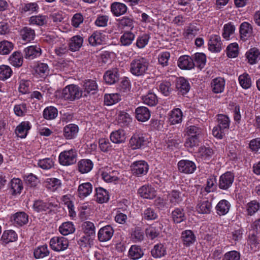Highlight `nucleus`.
I'll use <instances>...</instances> for the list:
<instances>
[{"mask_svg": "<svg viewBox=\"0 0 260 260\" xmlns=\"http://www.w3.org/2000/svg\"><path fill=\"white\" fill-rule=\"evenodd\" d=\"M149 64L146 58L138 56L131 61L129 71L135 76H143L147 73Z\"/></svg>", "mask_w": 260, "mask_h": 260, "instance_id": "f257e3e1", "label": "nucleus"}, {"mask_svg": "<svg viewBox=\"0 0 260 260\" xmlns=\"http://www.w3.org/2000/svg\"><path fill=\"white\" fill-rule=\"evenodd\" d=\"M217 125L212 130L213 135L219 139L223 138L230 127L231 120L228 116L224 114L217 115Z\"/></svg>", "mask_w": 260, "mask_h": 260, "instance_id": "f03ea898", "label": "nucleus"}, {"mask_svg": "<svg viewBox=\"0 0 260 260\" xmlns=\"http://www.w3.org/2000/svg\"><path fill=\"white\" fill-rule=\"evenodd\" d=\"M82 90L78 86L71 84L63 88L60 97L66 101H74L79 99L82 96Z\"/></svg>", "mask_w": 260, "mask_h": 260, "instance_id": "7ed1b4c3", "label": "nucleus"}, {"mask_svg": "<svg viewBox=\"0 0 260 260\" xmlns=\"http://www.w3.org/2000/svg\"><path fill=\"white\" fill-rule=\"evenodd\" d=\"M77 152L74 148L61 152L58 156L59 164L63 166H69L75 164L77 159Z\"/></svg>", "mask_w": 260, "mask_h": 260, "instance_id": "20e7f679", "label": "nucleus"}, {"mask_svg": "<svg viewBox=\"0 0 260 260\" xmlns=\"http://www.w3.org/2000/svg\"><path fill=\"white\" fill-rule=\"evenodd\" d=\"M149 143L147 136L145 134L135 133L129 140V146L133 149H141Z\"/></svg>", "mask_w": 260, "mask_h": 260, "instance_id": "39448f33", "label": "nucleus"}, {"mask_svg": "<svg viewBox=\"0 0 260 260\" xmlns=\"http://www.w3.org/2000/svg\"><path fill=\"white\" fill-rule=\"evenodd\" d=\"M69 240L63 236H55L52 237L49 242L51 248L56 252L64 251L69 246Z\"/></svg>", "mask_w": 260, "mask_h": 260, "instance_id": "423d86ee", "label": "nucleus"}, {"mask_svg": "<svg viewBox=\"0 0 260 260\" xmlns=\"http://www.w3.org/2000/svg\"><path fill=\"white\" fill-rule=\"evenodd\" d=\"M235 176L231 172H226L222 174L219 179L218 186L219 189L227 190L233 185Z\"/></svg>", "mask_w": 260, "mask_h": 260, "instance_id": "0eeeda50", "label": "nucleus"}, {"mask_svg": "<svg viewBox=\"0 0 260 260\" xmlns=\"http://www.w3.org/2000/svg\"><path fill=\"white\" fill-rule=\"evenodd\" d=\"M132 172L137 176L146 175L149 170L147 162L144 160H138L134 162L131 165Z\"/></svg>", "mask_w": 260, "mask_h": 260, "instance_id": "6e6552de", "label": "nucleus"}, {"mask_svg": "<svg viewBox=\"0 0 260 260\" xmlns=\"http://www.w3.org/2000/svg\"><path fill=\"white\" fill-rule=\"evenodd\" d=\"M163 228L164 222L162 220L156 221L146 229V235L148 238L153 240L158 237Z\"/></svg>", "mask_w": 260, "mask_h": 260, "instance_id": "1a4fd4ad", "label": "nucleus"}, {"mask_svg": "<svg viewBox=\"0 0 260 260\" xmlns=\"http://www.w3.org/2000/svg\"><path fill=\"white\" fill-rule=\"evenodd\" d=\"M177 166L178 171L186 174L193 173L197 168L193 161L187 159H182L179 161Z\"/></svg>", "mask_w": 260, "mask_h": 260, "instance_id": "9d476101", "label": "nucleus"}, {"mask_svg": "<svg viewBox=\"0 0 260 260\" xmlns=\"http://www.w3.org/2000/svg\"><path fill=\"white\" fill-rule=\"evenodd\" d=\"M208 49L212 52H219L222 49V43L220 36L212 35L208 43Z\"/></svg>", "mask_w": 260, "mask_h": 260, "instance_id": "9b49d317", "label": "nucleus"}, {"mask_svg": "<svg viewBox=\"0 0 260 260\" xmlns=\"http://www.w3.org/2000/svg\"><path fill=\"white\" fill-rule=\"evenodd\" d=\"M114 233L113 228L109 225H106L100 229L98 236L101 242H106L111 239Z\"/></svg>", "mask_w": 260, "mask_h": 260, "instance_id": "f8f14e48", "label": "nucleus"}, {"mask_svg": "<svg viewBox=\"0 0 260 260\" xmlns=\"http://www.w3.org/2000/svg\"><path fill=\"white\" fill-rule=\"evenodd\" d=\"M92 189L93 186L91 183H83L78 186L77 196L81 199H84L90 194Z\"/></svg>", "mask_w": 260, "mask_h": 260, "instance_id": "ddd939ff", "label": "nucleus"}, {"mask_svg": "<svg viewBox=\"0 0 260 260\" xmlns=\"http://www.w3.org/2000/svg\"><path fill=\"white\" fill-rule=\"evenodd\" d=\"M178 66L182 70H191L194 67L193 59L188 55L180 56L178 60Z\"/></svg>", "mask_w": 260, "mask_h": 260, "instance_id": "4468645a", "label": "nucleus"}, {"mask_svg": "<svg viewBox=\"0 0 260 260\" xmlns=\"http://www.w3.org/2000/svg\"><path fill=\"white\" fill-rule=\"evenodd\" d=\"M225 85V80L220 77L213 79L211 82L212 90L215 93L223 92L224 90Z\"/></svg>", "mask_w": 260, "mask_h": 260, "instance_id": "2eb2a0df", "label": "nucleus"}, {"mask_svg": "<svg viewBox=\"0 0 260 260\" xmlns=\"http://www.w3.org/2000/svg\"><path fill=\"white\" fill-rule=\"evenodd\" d=\"M212 209V202L208 200H199L196 207L197 211L200 214H209Z\"/></svg>", "mask_w": 260, "mask_h": 260, "instance_id": "dca6fc26", "label": "nucleus"}, {"mask_svg": "<svg viewBox=\"0 0 260 260\" xmlns=\"http://www.w3.org/2000/svg\"><path fill=\"white\" fill-rule=\"evenodd\" d=\"M13 110L17 116H24L29 111V104L25 101L18 102L15 105Z\"/></svg>", "mask_w": 260, "mask_h": 260, "instance_id": "f3484780", "label": "nucleus"}, {"mask_svg": "<svg viewBox=\"0 0 260 260\" xmlns=\"http://www.w3.org/2000/svg\"><path fill=\"white\" fill-rule=\"evenodd\" d=\"M24 53L25 58L33 59L41 55L42 50L39 46H30L24 49Z\"/></svg>", "mask_w": 260, "mask_h": 260, "instance_id": "a211bd4d", "label": "nucleus"}, {"mask_svg": "<svg viewBox=\"0 0 260 260\" xmlns=\"http://www.w3.org/2000/svg\"><path fill=\"white\" fill-rule=\"evenodd\" d=\"M138 192L144 199H152L156 196V190L151 185H143L138 189Z\"/></svg>", "mask_w": 260, "mask_h": 260, "instance_id": "6ab92c4d", "label": "nucleus"}, {"mask_svg": "<svg viewBox=\"0 0 260 260\" xmlns=\"http://www.w3.org/2000/svg\"><path fill=\"white\" fill-rule=\"evenodd\" d=\"M136 118L139 121L145 122L150 117V111L148 108L140 106L135 110Z\"/></svg>", "mask_w": 260, "mask_h": 260, "instance_id": "aec40b11", "label": "nucleus"}, {"mask_svg": "<svg viewBox=\"0 0 260 260\" xmlns=\"http://www.w3.org/2000/svg\"><path fill=\"white\" fill-rule=\"evenodd\" d=\"M181 239L183 244L189 247L192 245L196 240V237L191 230H187L183 231L181 233Z\"/></svg>", "mask_w": 260, "mask_h": 260, "instance_id": "412c9836", "label": "nucleus"}, {"mask_svg": "<svg viewBox=\"0 0 260 260\" xmlns=\"http://www.w3.org/2000/svg\"><path fill=\"white\" fill-rule=\"evenodd\" d=\"M176 88L179 92L183 95L189 91L190 86L189 82L184 77H180L176 80Z\"/></svg>", "mask_w": 260, "mask_h": 260, "instance_id": "4be33fe9", "label": "nucleus"}, {"mask_svg": "<svg viewBox=\"0 0 260 260\" xmlns=\"http://www.w3.org/2000/svg\"><path fill=\"white\" fill-rule=\"evenodd\" d=\"M106 36L103 33L96 31L88 38L89 44L93 46L101 45L106 41Z\"/></svg>", "mask_w": 260, "mask_h": 260, "instance_id": "5701e85b", "label": "nucleus"}, {"mask_svg": "<svg viewBox=\"0 0 260 260\" xmlns=\"http://www.w3.org/2000/svg\"><path fill=\"white\" fill-rule=\"evenodd\" d=\"M11 220L14 224L22 226L28 222V216L24 212H18L11 216Z\"/></svg>", "mask_w": 260, "mask_h": 260, "instance_id": "b1692460", "label": "nucleus"}, {"mask_svg": "<svg viewBox=\"0 0 260 260\" xmlns=\"http://www.w3.org/2000/svg\"><path fill=\"white\" fill-rule=\"evenodd\" d=\"M31 125L29 121H24L21 122L15 129V133L17 136L21 138H24L26 137L28 131L30 129Z\"/></svg>", "mask_w": 260, "mask_h": 260, "instance_id": "393cba45", "label": "nucleus"}, {"mask_svg": "<svg viewBox=\"0 0 260 260\" xmlns=\"http://www.w3.org/2000/svg\"><path fill=\"white\" fill-rule=\"evenodd\" d=\"M183 113L179 108H175L169 114V121L171 124L174 125L182 122Z\"/></svg>", "mask_w": 260, "mask_h": 260, "instance_id": "a878e982", "label": "nucleus"}, {"mask_svg": "<svg viewBox=\"0 0 260 260\" xmlns=\"http://www.w3.org/2000/svg\"><path fill=\"white\" fill-rule=\"evenodd\" d=\"M56 206L52 203L45 202L42 200H37L34 202L33 209L37 212H45L50 210L53 207Z\"/></svg>", "mask_w": 260, "mask_h": 260, "instance_id": "bb28decb", "label": "nucleus"}, {"mask_svg": "<svg viewBox=\"0 0 260 260\" xmlns=\"http://www.w3.org/2000/svg\"><path fill=\"white\" fill-rule=\"evenodd\" d=\"M79 131L77 125L69 124L63 128V136L67 139H72L75 138Z\"/></svg>", "mask_w": 260, "mask_h": 260, "instance_id": "cd10ccee", "label": "nucleus"}, {"mask_svg": "<svg viewBox=\"0 0 260 260\" xmlns=\"http://www.w3.org/2000/svg\"><path fill=\"white\" fill-rule=\"evenodd\" d=\"M118 69L114 68L107 71L104 76L105 82L109 84H113L116 83L119 79Z\"/></svg>", "mask_w": 260, "mask_h": 260, "instance_id": "c85d7f7f", "label": "nucleus"}, {"mask_svg": "<svg viewBox=\"0 0 260 260\" xmlns=\"http://www.w3.org/2000/svg\"><path fill=\"white\" fill-rule=\"evenodd\" d=\"M231 208L230 202L224 199L220 200L215 207L216 213L219 216L224 215L229 212Z\"/></svg>", "mask_w": 260, "mask_h": 260, "instance_id": "c756f323", "label": "nucleus"}, {"mask_svg": "<svg viewBox=\"0 0 260 260\" xmlns=\"http://www.w3.org/2000/svg\"><path fill=\"white\" fill-rule=\"evenodd\" d=\"M83 39L80 36H75L71 38L68 45L70 50L73 52L78 51L82 47Z\"/></svg>", "mask_w": 260, "mask_h": 260, "instance_id": "7c9ffc66", "label": "nucleus"}, {"mask_svg": "<svg viewBox=\"0 0 260 260\" xmlns=\"http://www.w3.org/2000/svg\"><path fill=\"white\" fill-rule=\"evenodd\" d=\"M132 122L131 115L125 111H120L117 117L118 124L121 127H127Z\"/></svg>", "mask_w": 260, "mask_h": 260, "instance_id": "2f4dec72", "label": "nucleus"}, {"mask_svg": "<svg viewBox=\"0 0 260 260\" xmlns=\"http://www.w3.org/2000/svg\"><path fill=\"white\" fill-rule=\"evenodd\" d=\"M171 217L173 222L175 223H180L186 220L184 210L181 208H175L172 212Z\"/></svg>", "mask_w": 260, "mask_h": 260, "instance_id": "473e14b6", "label": "nucleus"}, {"mask_svg": "<svg viewBox=\"0 0 260 260\" xmlns=\"http://www.w3.org/2000/svg\"><path fill=\"white\" fill-rule=\"evenodd\" d=\"M246 56L248 62L251 64H253L260 59V52L257 48H252L246 52Z\"/></svg>", "mask_w": 260, "mask_h": 260, "instance_id": "72a5a7b5", "label": "nucleus"}, {"mask_svg": "<svg viewBox=\"0 0 260 260\" xmlns=\"http://www.w3.org/2000/svg\"><path fill=\"white\" fill-rule=\"evenodd\" d=\"M111 141L116 144H120L125 142L126 139L125 134L123 129H119L113 132L110 136Z\"/></svg>", "mask_w": 260, "mask_h": 260, "instance_id": "f704fd0d", "label": "nucleus"}, {"mask_svg": "<svg viewBox=\"0 0 260 260\" xmlns=\"http://www.w3.org/2000/svg\"><path fill=\"white\" fill-rule=\"evenodd\" d=\"M21 39L27 42L33 40L35 37V30L28 27H24L19 31Z\"/></svg>", "mask_w": 260, "mask_h": 260, "instance_id": "c9c22d12", "label": "nucleus"}, {"mask_svg": "<svg viewBox=\"0 0 260 260\" xmlns=\"http://www.w3.org/2000/svg\"><path fill=\"white\" fill-rule=\"evenodd\" d=\"M252 33V28L251 25L248 22H243L240 26V34L241 39L246 40L250 37Z\"/></svg>", "mask_w": 260, "mask_h": 260, "instance_id": "e433bc0d", "label": "nucleus"}, {"mask_svg": "<svg viewBox=\"0 0 260 260\" xmlns=\"http://www.w3.org/2000/svg\"><path fill=\"white\" fill-rule=\"evenodd\" d=\"M151 254L155 258L164 256L167 254L166 247L161 243L157 244L151 249Z\"/></svg>", "mask_w": 260, "mask_h": 260, "instance_id": "4c0bfd02", "label": "nucleus"}, {"mask_svg": "<svg viewBox=\"0 0 260 260\" xmlns=\"http://www.w3.org/2000/svg\"><path fill=\"white\" fill-rule=\"evenodd\" d=\"M10 63L15 67H20L23 62V56L20 52L15 51L9 57Z\"/></svg>", "mask_w": 260, "mask_h": 260, "instance_id": "58836bf2", "label": "nucleus"}, {"mask_svg": "<svg viewBox=\"0 0 260 260\" xmlns=\"http://www.w3.org/2000/svg\"><path fill=\"white\" fill-rule=\"evenodd\" d=\"M111 11L114 16H119L124 14L127 11V7L124 4L114 2L111 5Z\"/></svg>", "mask_w": 260, "mask_h": 260, "instance_id": "ea45409f", "label": "nucleus"}, {"mask_svg": "<svg viewBox=\"0 0 260 260\" xmlns=\"http://www.w3.org/2000/svg\"><path fill=\"white\" fill-rule=\"evenodd\" d=\"M93 162L90 159H83L78 163V170L81 173H87L90 172L93 168Z\"/></svg>", "mask_w": 260, "mask_h": 260, "instance_id": "a19ab883", "label": "nucleus"}, {"mask_svg": "<svg viewBox=\"0 0 260 260\" xmlns=\"http://www.w3.org/2000/svg\"><path fill=\"white\" fill-rule=\"evenodd\" d=\"M142 219L147 221L154 220L158 218L155 210L151 207L145 209L141 213Z\"/></svg>", "mask_w": 260, "mask_h": 260, "instance_id": "79ce46f5", "label": "nucleus"}, {"mask_svg": "<svg viewBox=\"0 0 260 260\" xmlns=\"http://www.w3.org/2000/svg\"><path fill=\"white\" fill-rule=\"evenodd\" d=\"M191 58L193 59L194 67L196 66L200 69L205 67L206 62V56L203 53H196L192 55Z\"/></svg>", "mask_w": 260, "mask_h": 260, "instance_id": "37998d69", "label": "nucleus"}, {"mask_svg": "<svg viewBox=\"0 0 260 260\" xmlns=\"http://www.w3.org/2000/svg\"><path fill=\"white\" fill-rule=\"evenodd\" d=\"M215 182L216 179L214 177L208 178L205 187L201 189V194L206 196L207 193L214 192L216 189Z\"/></svg>", "mask_w": 260, "mask_h": 260, "instance_id": "c03bdc74", "label": "nucleus"}, {"mask_svg": "<svg viewBox=\"0 0 260 260\" xmlns=\"http://www.w3.org/2000/svg\"><path fill=\"white\" fill-rule=\"evenodd\" d=\"M59 231L62 235L67 236L73 234L75 231V227L72 222H65L60 225Z\"/></svg>", "mask_w": 260, "mask_h": 260, "instance_id": "a18cd8bd", "label": "nucleus"}, {"mask_svg": "<svg viewBox=\"0 0 260 260\" xmlns=\"http://www.w3.org/2000/svg\"><path fill=\"white\" fill-rule=\"evenodd\" d=\"M131 239L134 242L138 243L142 242L144 239V234L141 227L136 226L132 230Z\"/></svg>", "mask_w": 260, "mask_h": 260, "instance_id": "49530a36", "label": "nucleus"}, {"mask_svg": "<svg viewBox=\"0 0 260 260\" xmlns=\"http://www.w3.org/2000/svg\"><path fill=\"white\" fill-rule=\"evenodd\" d=\"M50 251L46 244L39 246L34 251V255L37 259L43 258L49 255Z\"/></svg>", "mask_w": 260, "mask_h": 260, "instance_id": "de8ad7c7", "label": "nucleus"}, {"mask_svg": "<svg viewBox=\"0 0 260 260\" xmlns=\"http://www.w3.org/2000/svg\"><path fill=\"white\" fill-rule=\"evenodd\" d=\"M143 102L149 106H154L158 103V99L156 94L149 92L146 94L142 96Z\"/></svg>", "mask_w": 260, "mask_h": 260, "instance_id": "09e8293b", "label": "nucleus"}, {"mask_svg": "<svg viewBox=\"0 0 260 260\" xmlns=\"http://www.w3.org/2000/svg\"><path fill=\"white\" fill-rule=\"evenodd\" d=\"M144 253L141 248L138 245H132L128 251V256L130 258L136 260L142 257Z\"/></svg>", "mask_w": 260, "mask_h": 260, "instance_id": "8fccbe9b", "label": "nucleus"}, {"mask_svg": "<svg viewBox=\"0 0 260 260\" xmlns=\"http://www.w3.org/2000/svg\"><path fill=\"white\" fill-rule=\"evenodd\" d=\"M18 238L17 233L13 230L5 231L2 236V240L7 244L10 242H15Z\"/></svg>", "mask_w": 260, "mask_h": 260, "instance_id": "3c124183", "label": "nucleus"}, {"mask_svg": "<svg viewBox=\"0 0 260 260\" xmlns=\"http://www.w3.org/2000/svg\"><path fill=\"white\" fill-rule=\"evenodd\" d=\"M96 201L99 203L107 202L109 199L108 192L102 187H99L95 189Z\"/></svg>", "mask_w": 260, "mask_h": 260, "instance_id": "603ef678", "label": "nucleus"}, {"mask_svg": "<svg viewBox=\"0 0 260 260\" xmlns=\"http://www.w3.org/2000/svg\"><path fill=\"white\" fill-rule=\"evenodd\" d=\"M135 38V35L134 33L126 31L124 32L120 38V42L122 46H129Z\"/></svg>", "mask_w": 260, "mask_h": 260, "instance_id": "864d4df0", "label": "nucleus"}, {"mask_svg": "<svg viewBox=\"0 0 260 260\" xmlns=\"http://www.w3.org/2000/svg\"><path fill=\"white\" fill-rule=\"evenodd\" d=\"M58 115L57 109L53 106L47 107L44 109L43 113V117L47 120H53Z\"/></svg>", "mask_w": 260, "mask_h": 260, "instance_id": "5fc2aeb1", "label": "nucleus"}, {"mask_svg": "<svg viewBox=\"0 0 260 260\" xmlns=\"http://www.w3.org/2000/svg\"><path fill=\"white\" fill-rule=\"evenodd\" d=\"M61 185V181L55 178H50L45 181L46 187L51 191H55L60 188Z\"/></svg>", "mask_w": 260, "mask_h": 260, "instance_id": "6e6d98bb", "label": "nucleus"}, {"mask_svg": "<svg viewBox=\"0 0 260 260\" xmlns=\"http://www.w3.org/2000/svg\"><path fill=\"white\" fill-rule=\"evenodd\" d=\"M84 91L87 93L94 94L98 90V85L95 81L88 80L83 84Z\"/></svg>", "mask_w": 260, "mask_h": 260, "instance_id": "4d7b16f0", "label": "nucleus"}, {"mask_svg": "<svg viewBox=\"0 0 260 260\" xmlns=\"http://www.w3.org/2000/svg\"><path fill=\"white\" fill-rule=\"evenodd\" d=\"M246 212L248 215L252 216L260 209V204L256 200L248 203L246 205Z\"/></svg>", "mask_w": 260, "mask_h": 260, "instance_id": "13d9d810", "label": "nucleus"}, {"mask_svg": "<svg viewBox=\"0 0 260 260\" xmlns=\"http://www.w3.org/2000/svg\"><path fill=\"white\" fill-rule=\"evenodd\" d=\"M239 82L241 87L245 89L250 88L252 85L251 79L247 73L240 75L238 78Z\"/></svg>", "mask_w": 260, "mask_h": 260, "instance_id": "bf43d9fd", "label": "nucleus"}, {"mask_svg": "<svg viewBox=\"0 0 260 260\" xmlns=\"http://www.w3.org/2000/svg\"><path fill=\"white\" fill-rule=\"evenodd\" d=\"M34 70L37 74L40 76H46L49 73V68L47 63L38 62L34 67Z\"/></svg>", "mask_w": 260, "mask_h": 260, "instance_id": "052dcab7", "label": "nucleus"}, {"mask_svg": "<svg viewBox=\"0 0 260 260\" xmlns=\"http://www.w3.org/2000/svg\"><path fill=\"white\" fill-rule=\"evenodd\" d=\"M13 48L14 44L12 42L5 40L0 42V54H8Z\"/></svg>", "mask_w": 260, "mask_h": 260, "instance_id": "680f3d73", "label": "nucleus"}, {"mask_svg": "<svg viewBox=\"0 0 260 260\" xmlns=\"http://www.w3.org/2000/svg\"><path fill=\"white\" fill-rule=\"evenodd\" d=\"M82 227L84 235L94 238L95 236V226L92 222L90 221L84 222L83 223Z\"/></svg>", "mask_w": 260, "mask_h": 260, "instance_id": "e2e57ef3", "label": "nucleus"}, {"mask_svg": "<svg viewBox=\"0 0 260 260\" xmlns=\"http://www.w3.org/2000/svg\"><path fill=\"white\" fill-rule=\"evenodd\" d=\"M198 153L202 159L206 161L209 160L211 158L213 151L210 148L202 146L199 148Z\"/></svg>", "mask_w": 260, "mask_h": 260, "instance_id": "0e129e2a", "label": "nucleus"}, {"mask_svg": "<svg viewBox=\"0 0 260 260\" xmlns=\"http://www.w3.org/2000/svg\"><path fill=\"white\" fill-rule=\"evenodd\" d=\"M10 183L13 194L20 193L23 188L22 181L19 178H13L11 180Z\"/></svg>", "mask_w": 260, "mask_h": 260, "instance_id": "69168bd1", "label": "nucleus"}, {"mask_svg": "<svg viewBox=\"0 0 260 260\" xmlns=\"http://www.w3.org/2000/svg\"><path fill=\"white\" fill-rule=\"evenodd\" d=\"M94 238L86 235L82 236L77 241L81 249L89 248L93 244Z\"/></svg>", "mask_w": 260, "mask_h": 260, "instance_id": "338daca9", "label": "nucleus"}, {"mask_svg": "<svg viewBox=\"0 0 260 260\" xmlns=\"http://www.w3.org/2000/svg\"><path fill=\"white\" fill-rule=\"evenodd\" d=\"M247 243L250 246V250L252 252L256 251L259 248V243L257 237L254 234H251L249 236Z\"/></svg>", "mask_w": 260, "mask_h": 260, "instance_id": "774afa93", "label": "nucleus"}]
</instances>
